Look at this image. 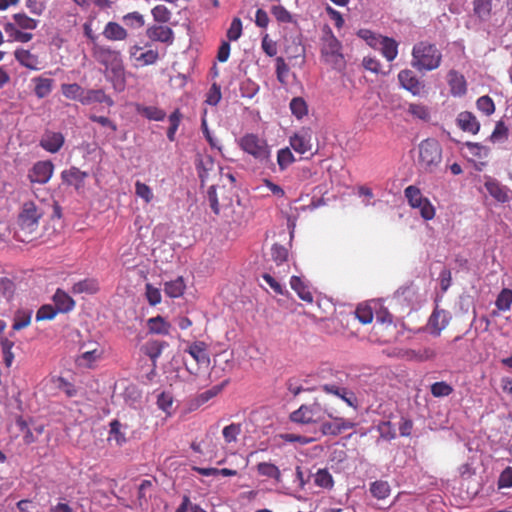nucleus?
Wrapping results in <instances>:
<instances>
[{
	"label": "nucleus",
	"instance_id": "obj_60",
	"mask_svg": "<svg viewBox=\"0 0 512 512\" xmlns=\"http://www.w3.org/2000/svg\"><path fill=\"white\" fill-rule=\"evenodd\" d=\"M145 295L148 303L151 306H156L161 303L162 297L160 289L154 287L152 284L147 283L145 285Z\"/></svg>",
	"mask_w": 512,
	"mask_h": 512
},
{
	"label": "nucleus",
	"instance_id": "obj_39",
	"mask_svg": "<svg viewBox=\"0 0 512 512\" xmlns=\"http://www.w3.org/2000/svg\"><path fill=\"white\" fill-rule=\"evenodd\" d=\"M4 31L15 41L26 43L29 42L33 35L31 33L22 32L19 29H17V26L14 23H5Z\"/></svg>",
	"mask_w": 512,
	"mask_h": 512
},
{
	"label": "nucleus",
	"instance_id": "obj_56",
	"mask_svg": "<svg viewBox=\"0 0 512 512\" xmlns=\"http://www.w3.org/2000/svg\"><path fill=\"white\" fill-rule=\"evenodd\" d=\"M355 316L362 324L371 323L374 317L372 308L366 304H359L357 306Z\"/></svg>",
	"mask_w": 512,
	"mask_h": 512
},
{
	"label": "nucleus",
	"instance_id": "obj_38",
	"mask_svg": "<svg viewBox=\"0 0 512 512\" xmlns=\"http://www.w3.org/2000/svg\"><path fill=\"white\" fill-rule=\"evenodd\" d=\"M370 492L373 497L383 500L390 495L391 488L387 481L377 480L370 484Z\"/></svg>",
	"mask_w": 512,
	"mask_h": 512
},
{
	"label": "nucleus",
	"instance_id": "obj_53",
	"mask_svg": "<svg viewBox=\"0 0 512 512\" xmlns=\"http://www.w3.org/2000/svg\"><path fill=\"white\" fill-rule=\"evenodd\" d=\"M125 25L133 29L142 28L145 25V20L142 14L137 11L127 13L123 16Z\"/></svg>",
	"mask_w": 512,
	"mask_h": 512
},
{
	"label": "nucleus",
	"instance_id": "obj_1",
	"mask_svg": "<svg viewBox=\"0 0 512 512\" xmlns=\"http://www.w3.org/2000/svg\"><path fill=\"white\" fill-rule=\"evenodd\" d=\"M42 216L43 211L33 201L24 202L17 219L16 238L25 243L34 240L38 235Z\"/></svg>",
	"mask_w": 512,
	"mask_h": 512
},
{
	"label": "nucleus",
	"instance_id": "obj_43",
	"mask_svg": "<svg viewBox=\"0 0 512 512\" xmlns=\"http://www.w3.org/2000/svg\"><path fill=\"white\" fill-rule=\"evenodd\" d=\"M109 440H114L118 446H122L126 443L127 439L125 434L121 431L122 424L119 420H113L109 424Z\"/></svg>",
	"mask_w": 512,
	"mask_h": 512
},
{
	"label": "nucleus",
	"instance_id": "obj_54",
	"mask_svg": "<svg viewBox=\"0 0 512 512\" xmlns=\"http://www.w3.org/2000/svg\"><path fill=\"white\" fill-rule=\"evenodd\" d=\"M159 59V53L157 50H147L139 54L138 57H135L136 64L141 66H147L155 64Z\"/></svg>",
	"mask_w": 512,
	"mask_h": 512
},
{
	"label": "nucleus",
	"instance_id": "obj_48",
	"mask_svg": "<svg viewBox=\"0 0 512 512\" xmlns=\"http://www.w3.org/2000/svg\"><path fill=\"white\" fill-rule=\"evenodd\" d=\"M476 107L486 116H491L496 109L493 99L488 95L479 97L476 101Z\"/></svg>",
	"mask_w": 512,
	"mask_h": 512
},
{
	"label": "nucleus",
	"instance_id": "obj_50",
	"mask_svg": "<svg viewBox=\"0 0 512 512\" xmlns=\"http://www.w3.org/2000/svg\"><path fill=\"white\" fill-rule=\"evenodd\" d=\"M408 112L413 117L418 118L423 121H429L430 119V110L429 108L421 103H411L408 107Z\"/></svg>",
	"mask_w": 512,
	"mask_h": 512
},
{
	"label": "nucleus",
	"instance_id": "obj_28",
	"mask_svg": "<svg viewBox=\"0 0 512 512\" xmlns=\"http://www.w3.org/2000/svg\"><path fill=\"white\" fill-rule=\"evenodd\" d=\"M291 288L297 293L298 297L307 303L313 302V295L308 286L298 276H292L290 279Z\"/></svg>",
	"mask_w": 512,
	"mask_h": 512
},
{
	"label": "nucleus",
	"instance_id": "obj_34",
	"mask_svg": "<svg viewBox=\"0 0 512 512\" xmlns=\"http://www.w3.org/2000/svg\"><path fill=\"white\" fill-rule=\"evenodd\" d=\"M99 290V284L97 280L87 278L75 283L72 286L71 292L73 294H95Z\"/></svg>",
	"mask_w": 512,
	"mask_h": 512
},
{
	"label": "nucleus",
	"instance_id": "obj_15",
	"mask_svg": "<svg viewBox=\"0 0 512 512\" xmlns=\"http://www.w3.org/2000/svg\"><path fill=\"white\" fill-rule=\"evenodd\" d=\"M146 35L151 41L171 45L174 42L173 30L164 25H151L146 30Z\"/></svg>",
	"mask_w": 512,
	"mask_h": 512
},
{
	"label": "nucleus",
	"instance_id": "obj_57",
	"mask_svg": "<svg viewBox=\"0 0 512 512\" xmlns=\"http://www.w3.org/2000/svg\"><path fill=\"white\" fill-rule=\"evenodd\" d=\"M358 37L363 39L369 46L372 48H377L379 46V42L383 36L374 33L369 29H360L357 32Z\"/></svg>",
	"mask_w": 512,
	"mask_h": 512
},
{
	"label": "nucleus",
	"instance_id": "obj_35",
	"mask_svg": "<svg viewBox=\"0 0 512 512\" xmlns=\"http://www.w3.org/2000/svg\"><path fill=\"white\" fill-rule=\"evenodd\" d=\"M33 311L31 309H19L15 312L12 329L22 330L30 325Z\"/></svg>",
	"mask_w": 512,
	"mask_h": 512
},
{
	"label": "nucleus",
	"instance_id": "obj_59",
	"mask_svg": "<svg viewBox=\"0 0 512 512\" xmlns=\"http://www.w3.org/2000/svg\"><path fill=\"white\" fill-rule=\"evenodd\" d=\"M154 21L167 23L171 19V11L164 5H157L151 10Z\"/></svg>",
	"mask_w": 512,
	"mask_h": 512
},
{
	"label": "nucleus",
	"instance_id": "obj_49",
	"mask_svg": "<svg viewBox=\"0 0 512 512\" xmlns=\"http://www.w3.org/2000/svg\"><path fill=\"white\" fill-rule=\"evenodd\" d=\"M15 25L26 30H34L38 21L26 15L25 13H16L13 15Z\"/></svg>",
	"mask_w": 512,
	"mask_h": 512
},
{
	"label": "nucleus",
	"instance_id": "obj_25",
	"mask_svg": "<svg viewBox=\"0 0 512 512\" xmlns=\"http://www.w3.org/2000/svg\"><path fill=\"white\" fill-rule=\"evenodd\" d=\"M53 301L55 303L56 309L59 312L67 313L71 311L75 306V301L70 297L65 291L61 289H57L54 296Z\"/></svg>",
	"mask_w": 512,
	"mask_h": 512
},
{
	"label": "nucleus",
	"instance_id": "obj_46",
	"mask_svg": "<svg viewBox=\"0 0 512 512\" xmlns=\"http://www.w3.org/2000/svg\"><path fill=\"white\" fill-rule=\"evenodd\" d=\"M290 110L296 118L301 119L307 115L308 106L302 97H295L290 102Z\"/></svg>",
	"mask_w": 512,
	"mask_h": 512
},
{
	"label": "nucleus",
	"instance_id": "obj_19",
	"mask_svg": "<svg viewBox=\"0 0 512 512\" xmlns=\"http://www.w3.org/2000/svg\"><path fill=\"white\" fill-rule=\"evenodd\" d=\"M256 471L259 476L272 480L275 484H280L283 481L281 470L272 462H259L256 465Z\"/></svg>",
	"mask_w": 512,
	"mask_h": 512
},
{
	"label": "nucleus",
	"instance_id": "obj_10",
	"mask_svg": "<svg viewBox=\"0 0 512 512\" xmlns=\"http://www.w3.org/2000/svg\"><path fill=\"white\" fill-rule=\"evenodd\" d=\"M332 421L321 422V432L323 435L337 436L344 431L350 430L354 427V423L350 420L337 416L335 410L333 417H329Z\"/></svg>",
	"mask_w": 512,
	"mask_h": 512
},
{
	"label": "nucleus",
	"instance_id": "obj_8",
	"mask_svg": "<svg viewBox=\"0 0 512 512\" xmlns=\"http://www.w3.org/2000/svg\"><path fill=\"white\" fill-rule=\"evenodd\" d=\"M320 389L326 394L336 396L341 399L348 407L358 410L361 402L354 391L341 385L340 383H324Z\"/></svg>",
	"mask_w": 512,
	"mask_h": 512
},
{
	"label": "nucleus",
	"instance_id": "obj_47",
	"mask_svg": "<svg viewBox=\"0 0 512 512\" xmlns=\"http://www.w3.org/2000/svg\"><path fill=\"white\" fill-rule=\"evenodd\" d=\"M295 157L291 150L286 147L282 148L277 153V164L281 171L286 170L292 163H294Z\"/></svg>",
	"mask_w": 512,
	"mask_h": 512
},
{
	"label": "nucleus",
	"instance_id": "obj_36",
	"mask_svg": "<svg viewBox=\"0 0 512 512\" xmlns=\"http://www.w3.org/2000/svg\"><path fill=\"white\" fill-rule=\"evenodd\" d=\"M62 94L70 100H76L82 103L85 90L77 83L72 84H62L61 85Z\"/></svg>",
	"mask_w": 512,
	"mask_h": 512
},
{
	"label": "nucleus",
	"instance_id": "obj_23",
	"mask_svg": "<svg viewBox=\"0 0 512 512\" xmlns=\"http://www.w3.org/2000/svg\"><path fill=\"white\" fill-rule=\"evenodd\" d=\"M91 346L90 349L83 351L77 357L76 362L79 366L90 367L92 363L101 358L102 351L99 349L98 344L92 343Z\"/></svg>",
	"mask_w": 512,
	"mask_h": 512
},
{
	"label": "nucleus",
	"instance_id": "obj_44",
	"mask_svg": "<svg viewBox=\"0 0 512 512\" xmlns=\"http://www.w3.org/2000/svg\"><path fill=\"white\" fill-rule=\"evenodd\" d=\"M138 112L149 120L163 121L166 117L164 110L155 106H143L138 108Z\"/></svg>",
	"mask_w": 512,
	"mask_h": 512
},
{
	"label": "nucleus",
	"instance_id": "obj_21",
	"mask_svg": "<svg viewBox=\"0 0 512 512\" xmlns=\"http://www.w3.org/2000/svg\"><path fill=\"white\" fill-rule=\"evenodd\" d=\"M485 187L489 194L499 202L505 203L510 200L509 192L510 190L502 185L495 179H490L485 183Z\"/></svg>",
	"mask_w": 512,
	"mask_h": 512
},
{
	"label": "nucleus",
	"instance_id": "obj_61",
	"mask_svg": "<svg viewBox=\"0 0 512 512\" xmlns=\"http://www.w3.org/2000/svg\"><path fill=\"white\" fill-rule=\"evenodd\" d=\"M242 35V21L240 18H233L230 27L227 30L226 36L229 41H236Z\"/></svg>",
	"mask_w": 512,
	"mask_h": 512
},
{
	"label": "nucleus",
	"instance_id": "obj_32",
	"mask_svg": "<svg viewBox=\"0 0 512 512\" xmlns=\"http://www.w3.org/2000/svg\"><path fill=\"white\" fill-rule=\"evenodd\" d=\"M17 425L22 433L23 442L26 445H30L36 441L37 436L34 432H36L37 435H41L43 433V426H36L34 430H32L23 419H19L17 421Z\"/></svg>",
	"mask_w": 512,
	"mask_h": 512
},
{
	"label": "nucleus",
	"instance_id": "obj_40",
	"mask_svg": "<svg viewBox=\"0 0 512 512\" xmlns=\"http://www.w3.org/2000/svg\"><path fill=\"white\" fill-rule=\"evenodd\" d=\"M492 0H473V12L481 20H487L491 15Z\"/></svg>",
	"mask_w": 512,
	"mask_h": 512
},
{
	"label": "nucleus",
	"instance_id": "obj_58",
	"mask_svg": "<svg viewBox=\"0 0 512 512\" xmlns=\"http://www.w3.org/2000/svg\"><path fill=\"white\" fill-rule=\"evenodd\" d=\"M380 438L384 441H390L396 437V431L389 421H382L377 426Z\"/></svg>",
	"mask_w": 512,
	"mask_h": 512
},
{
	"label": "nucleus",
	"instance_id": "obj_14",
	"mask_svg": "<svg viewBox=\"0 0 512 512\" xmlns=\"http://www.w3.org/2000/svg\"><path fill=\"white\" fill-rule=\"evenodd\" d=\"M450 320L451 316L448 311L436 308L428 320L430 333L434 336H440L441 332L448 326Z\"/></svg>",
	"mask_w": 512,
	"mask_h": 512
},
{
	"label": "nucleus",
	"instance_id": "obj_45",
	"mask_svg": "<svg viewBox=\"0 0 512 512\" xmlns=\"http://www.w3.org/2000/svg\"><path fill=\"white\" fill-rule=\"evenodd\" d=\"M495 305L500 311H508L512 305V290L504 288L500 291L495 301Z\"/></svg>",
	"mask_w": 512,
	"mask_h": 512
},
{
	"label": "nucleus",
	"instance_id": "obj_29",
	"mask_svg": "<svg viewBox=\"0 0 512 512\" xmlns=\"http://www.w3.org/2000/svg\"><path fill=\"white\" fill-rule=\"evenodd\" d=\"M382 55L387 61H393L398 55V43L390 37L383 36L379 42Z\"/></svg>",
	"mask_w": 512,
	"mask_h": 512
},
{
	"label": "nucleus",
	"instance_id": "obj_62",
	"mask_svg": "<svg viewBox=\"0 0 512 512\" xmlns=\"http://www.w3.org/2000/svg\"><path fill=\"white\" fill-rule=\"evenodd\" d=\"M135 194L143 199L146 203H150L153 199L152 189L145 183L136 181Z\"/></svg>",
	"mask_w": 512,
	"mask_h": 512
},
{
	"label": "nucleus",
	"instance_id": "obj_63",
	"mask_svg": "<svg viewBox=\"0 0 512 512\" xmlns=\"http://www.w3.org/2000/svg\"><path fill=\"white\" fill-rule=\"evenodd\" d=\"M221 88L218 84L213 83L206 94L205 103L211 106H216L221 100Z\"/></svg>",
	"mask_w": 512,
	"mask_h": 512
},
{
	"label": "nucleus",
	"instance_id": "obj_26",
	"mask_svg": "<svg viewBox=\"0 0 512 512\" xmlns=\"http://www.w3.org/2000/svg\"><path fill=\"white\" fill-rule=\"evenodd\" d=\"M147 327L151 334L168 335L170 333L171 324L162 316L158 315L147 320Z\"/></svg>",
	"mask_w": 512,
	"mask_h": 512
},
{
	"label": "nucleus",
	"instance_id": "obj_64",
	"mask_svg": "<svg viewBox=\"0 0 512 512\" xmlns=\"http://www.w3.org/2000/svg\"><path fill=\"white\" fill-rule=\"evenodd\" d=\"M272 15L277 21L282 23H290L292 21V15L290 12L281 5L273 6L271 9Z\"/></svg>",
	"mask_w": 512,
	"mask_h": 512
},
{
	"label": "nucleus",
	"instance_id": "obj_55",
	"mask_svg": "<svg viewBox=\"0 0 512 512\" xmlns=\"http://www.w3.org/2000/svg\"><path fill=\"white\" fill-rule=\"evenodd\" d=\"M271 258L277 266H281L288 259V250L280 244H274L271 247Z\"/></svg>",
	"mask_w": 512,
	"mask_h": 512
},
{
	"label": "nucleus",
	"instance_id": "obj_41",
	"mask_svg": "<svg viewBox=\"0 0 512 512\" xmlns=\"http://www.w3.org/2000/svg\"><path fill=\"white\" fill-rule=\"evenodd\" d=\"M509 129L503 120L496 122L489 139L492 143L504 142L508 139Z\"/></svg>",
	"mask_w": 512,
	"mask_h": 512
},
{
	"label": "nucleus",
	"instance_id": "obj_2",
	"mask_svg": "<svg viewBox=\"0 0 512 512\" xmlns=\"http://www.w3.org/2000/svg\"><path fill=\"white\" fill-rule=\"evenodd\" d=\"M94 57L105 66L111 74V81L115 89L123 91L126 84L125 68L119 51L109 47L99 46L94 50Z\"/></svg>",
	"mask_w": 512,
	"mask_h": 512
},
{
	"label": "nucleus",
	"instance_id": "obj_16",
	"mask_svg": "<svg viewBox=\"0 0 512 512\" xmlns=\"http://www.w3.org/2000/svg\"><path fill=\"white\" fill-rule=\"evenodd\" d=\"M65 138L61 132L46 131L39 145L49 153H57L64 145Z\"/></svg>",
	"mask_w": 512,
	"mask_h": 512
},
{
	"label": "nucleus",
	"instance_id": "obj_24",
	"mask_svg": "<svg viewBox=\"0 0 512 512\" xmlns=\"http://www.w3.org/2000/svg\"><path fill=\"white\" fill-rule=\"evenodd\" d=\"M106 103L108 106H112L114 104L112 98L108 96L103 90H87L85 91L82 104L90 105L92 103Z\"/></svg>",
	"mask_w": 512,
	"mask_h": 512
},
{
	"label": "nucleus",
	"instance_id": "obj_17",
	"mask_svg": "<svg viewBox=\"0 0 512 512\" xmlns=\"http://www.w3.org/2000/svg\"><path fill=\"white\" fill-rule=\"evenodd\" d=\"M457 126L464 132L476 135L480 130V122L470 111H462L456 118Z\"/></svg>",
	"mask_w": 512,
	"mask_h": 512
},
{
	"label": "nucleus",
	"instance_id": "obj_51",
	"mask_svg": "<svg viewBox=\"0 0 512 512\" xmlns=\"http://www.w3.org/2000/svg\"><path fill=\"white\" fill-rule=\"evenodd\" d=\"M241 424L231 423L222 430V435L227 444L234 443L237 441L238 436L241 433Z\"/></svg>",
	"mask_w": 512,
	"mask_h": 512
},
{
	"label": "nucleus",
	"instance_id": "obj_7",
	"mask_svg": "<svg viewBox=\"0 0 512 512\" xmlns=\"http://www.w3.org/2000/svg\"><path fill=\"white\" fill-rule=\"evenodd\" d=\"M321 56L323 60L334 68L343 63V55L341 53V43L328 28L321 39Z\"/></svg>",
	"mask_w": 512,
	"mask_h": 512
},
{
	"label": "nucleus",
	"instance_id": "obj_37",
	"mask_svg": "<svg viewBox=\"0 0 512 512\" xmlns=\"http://www.w3.org/2000/svg\"><path fill=\"white\" fill-rule=\"evenodd\" d=\"M33 81L35 82L34 92L38 98H45L51 93L53 85L52 79L39 76L34 78Z\"/></svg>",
	"mask_w": 512,
	"mask_h": 512
},
{
	"label": "nucleus",
	"instance_id": "obj_30",
	"mask_svg": "<svg viewBox=\"0 0 512 512\" xmlns=\"http://www.w3.org/2000/svg\"><path fill=\"white\" fill-rule=\"evenodd\" d=\"M15 59L24 67L37 70L38 69V57L32 54L29 50L17 49L14 52Z\"/></svg>",
	"mask_w": 512,
	"mask_h": 512
},
{
	"label": "nucleus",
	"instance_id": "obj_11",
	"mask_svg": "<svg viewBox=\"0 0 512 512\" xmlns=\"http://www.w3.org/2000/svg\"><path fill=\"white\" fill-rule=\"evenodd\" d=\"M54 165L51 161L36 162L28 173V178L32 183L46 184L52 177Z\"/></svg>",
	"mask_w": 512,
	"mask_h": 512
},
{
	"label": "nucleus",
	"instance_id": "obj_33",
	"mask_svg": "<svg viewBox=\"0 0 512 512\" xmlns=\"http://www.w3.org/2000/svg\"><path fill=\"white\" fill-rule=\"evenodd\" d=\"M314 484L326 490H332L334 487V479L327 468H321L313 474Z\"/></svg>",
	"mask_w": 512,
	"mask_h": 512
},
{
	"label": "nucleus",
	"instance_id": "obj_52",
	"mask_svg": "<svg viewBox=\"0 0 512 512\" xmlns=\"http://www.w3.org/2000/svg\"><path fill=\"white\" fill-rule=\"evenodd\" d=\"M431 394L434 397H446L453 393V387L445 381L435 382L430 387Z\"/></svg>",
	"mask_w": 512,
	"mask_h": 512
},
{
	"label": "nucleus",
	"instance_id": "obj_27",
	"mask_svg": "<svg viewBox=\"0 0 512 512\" xmlns=\"http://www.w3.org/2000/svg\"><path fill=\"white\" fill-rule=\"evenodd\" d=\"M166 346L167 343L164 341L149 340L143 345L142 351L151 359L153 364H155Z\"/></svg>",
	"mask_w": 512,
	"mask_h": 512
},
{
	"label": "nucleus",
	"instance_id": "obj_9",
	"mask_svg": "<svg viewBox=\"0 0 512 512\" xmlns=\"http://www.w3.org/2000/svg\"><path fill=\"white\" fill-rule=\"evenodd\" d=\"M398 80L402 88L414 96H420L425 92V85L416 74L410 69L401 70L398 73Z\"/></svg>",
	"mask_w": 512,
	"mask_h": 512
},
{
	"label": "nucleus",
	"instance_id": "obj_5",
	"mask_svg": "<svg viewBox=\"0 0 512 512\" xmlns=\"http://www.w3.org/2000/svg\"><path fill=\"white\" fill-rule=\"evenodd\" d=\"M239 147L247 154L253 156L262 164H271V149L266 139L254 133L243 135L238 141Z\"/></svg>",
	"mask_w": 512,
	"mask_h": 512
},
{
	"label": "nucleus",
	"instance_id": "obj_3",
	"mask_svg": "<svg viewBox=\"0 0 512 512\" xmlns=\"http://www.w3.org/2000/svg\"><path fill=\"white\" fill-rule=\"evenodd\" d=\"M442 62V53L435 44L428 41H420L413 46V68L418 71H432L437 69Z\"/></svg>",
	"mask_w": 512,
	"mask_h": 512
},
{
	"label": "nucleus",
	"instance_id": "obj_22",
	"mask_svg": "<svg viewBox=\"0 0 512 512\" xmlns=\"http://www.w3.org/2000/svg\"><path fill=\"white\" fill-rule=\"evenodd\" d=\"M103 36L110 41H123L128 37L127 30L117 22H108L102 32Z\"/></svg>",
	"mask_w": 512,
	"mask_h": 512
},
{
	"label": "nucleus",
	"instance_id": "obj_4",
	"mask_svg": "<svg viewBox=\"0 0 512 512\" xmlns=\"http://www.w3.org/2000/svg\"><path fill=\"white\" fill-rule=\"evenodd\" d=\"M335 409L315 398L310 404H303L290 414V420L298 424L322 422L325 417H333Z\"/></svg>",
	"mask_w": 512,
	"mask_h": 512
},
{
	"label": "nucleus",
	"instance_id": "obj_13",
	"mask_svg": "<svg viewBox=\"0 0 512 512\" xmlns=\"http://www.w3.org/2000/svg\"><path fill=\"white\" fill-rule=\"evenodd\" d=\"M89 176L86 171H81L79 168L72 166L69 169L61 172V180L64 184L73 186L76 191H81L85 187V179Z\"/></svg>",
	"mask_w": 512,
	"mask_h": 512
},
{
	"label": "nucleus",
	"instance_id": "obj_12",
	"mask_svg": "<svg viewBox=\"0 0 512 512\" xmlns=\"http://www.w3.org/2000/svg\"><path fill=\"white\" fill-rule=\"evenodd\" d=\"M291 148L300 154H305L312 149V131L310 128H302L289 138Z\"/></svg>",
	"mask_w": 512,
	"mask_h": 512
},
{
	"label": "nucleus",
	"instance_id": "obj_42",
	"mask_svg": "<svg viewBox=\"0 0 512 512\" xmlns=\"http://www.w3.org/2000/svg\"><path fill=\"white\" fill-rule=\"evenodd\" d=\"M404 195L412 208L419 206L423 200L427 199L422 195L421 190L414 185L406 187L404 190Z\"/></svg>",
	"mask_w": 512,
	"mask_h": 512
},
{
	"label": "nucleus",
	"instance_id": "obj_20",
	"mask_svg": "<svg viewBox=\"0 0 512 512\" xmlns=\"http://www.w3.org/2000/svg\"><path fill=\"white\" fill-rule=\"evenodd\" d=\"M186 352L196 361L200 366L207 367L210 363V358L207 352V344L203 341H195L186 349Z\"/></svg>",
	"mask_w": 512,
	"mask_h": 512
},
{
	"label": "nucleus",
	"instance_id": "obj_6",
	"mask_svg": "<svg viewBox=\"0 0 512 512\" xmlns=\"http://www.w3.org/2000/svg\"><path fill=\"white\" fill-rule=\"evenodd\" d=\"M442 161V148L440 143L427 138L418 146V164L425 172H434Z\"/></svg>",
	"mask_w": 512,
	"mask_h": 512
},
{
	"label": "nucleus",
	"instance_id": "obj_18",
	"mask_svg": "<svg viewBox=\"0 0 512 512\" xmlns=\"http://www.w3.org/2000/svg\"><path fill=\"white\" fill-rule=\"evenodd\" d=\"M447 81L453 96L461 97L466 94L467 82L464 75L452 69L447 74Z\"/></svg>",
	"mask_w": 512,
	"mask_h": 512
},
{
	"label": "nucleus",
	"instance_id": "obj_31",
	"mask_svg": "<svg viewBox=\"0 0 512 512\" xmlns=\"http://www.w3.org/2000/svg\"><path fill=\"white\" fill-rule=\"evenodd\" d=\"M186 284L182 277H177L174 280L168 281L164 284V292L170 298H179L184 294Z\"/></svg>",
	"mask_w": 512,
	"mask_h": 512
}]
</instances>
